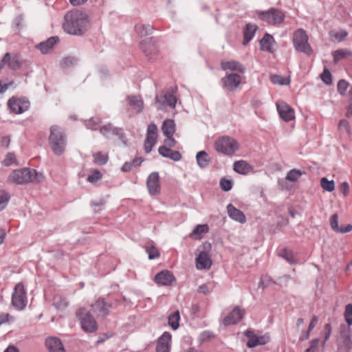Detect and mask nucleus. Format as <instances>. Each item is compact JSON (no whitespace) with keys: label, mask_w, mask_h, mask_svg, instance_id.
Listing matches in <instances>:
<instances>
[{"label":"nucleus","mask_w":352,"mask_h":352,"mask_svg":"<svg viewBox=\"0 0 352 352\" xmlns=\"http://www.w3.org/2000/svg\"><path fill=\"white\" fill-rule=\"evenodd\" d=\"M89 20L85 13L78 10H71L65 15L63 28L72 35H83L88 30Z\"/></svg>","instance_id":"nucleus-1"},{"label":"nucleus","mask_w":352,"mask_h":352,"mask_svg":"<svg viewBox=\"0 0 352 352\" xmlns=\"http://www.w3.org/2000/svg\"><path fill=\"white\" fill-rule=\"evenodd\" d=\"M50 148L56 155H61L66 146V134L57 125L50 127V133L48 138Z\"/></svg>","instance_id":"nucleus-2"},{"label":"nucleus","mask_w":352,"mask_h":352,"mask_svg":"<svg viewBox=\"0 0 352 352\" xmlns=\"http://www.w3.org/2000/svg\"><path fill=\"white\" fill-rule=\"evenodd\" d=\"M82 330L87 333H94L98 329V323L93 315L85 308H80L76 313Z\"/></svg>","instance_id":"nucleus-3"},{"label":"nucleus","mask_w":352,"mask_h":352,"mask_svg":"<svg viewBox=\"0 0 352 352\" xmlns=\"http://www.w3.org/2000/svg\"><path fill=\"white\" fill-rule=\"evenodd\" d=\"M293 44L297 52L310 56L313 54V50L308 43V36L302 29H298L293 35Z\"/></svg>","instance_id":"nucleus-4"},{"label":"nucleus","mask_w":352,"mask_h":352,"mask_svg":"<svg viewBox=\"0 0 352 352\" xmlns=\"http://www.w3.org/2000/svg\"><path fill=\"white\" fill-rule=\"evenodd\" d=\"M214 146L217 152L230 156L233 155L239 148L237 141L228 136L217 139L215 141Z\"/></svg>","instance_id":"nucleus-5"},{"label":"nucleus","mask_w":352,"mask_h":352,"mask_svg":"<svg viewBox=\"0 0 352 352\" xmlns=\"http://www.w3.org/2000/svg\"><path fill=\"white\" fill-rule=\"evenodd\" d=\"M258 17L270 25H276L283 22L285 14L278 9L271 8L267 11L260 12Z\"/></svg>","instance_id":"nucleus-6"},{"label":"nucleus","mask_w":352,"mask_h":352,"mask_svg":"<svg viewBox=\"0 0 352 352\" xmlns=\"http://www.w3.org/2000/svg\"><path fill=\"white\" fill-rule=\"evenodd\" d=\"M33 172L29 168L14 170L8 177V180L17 184H24L33 180Z\"/></svg>","instance_id":"nucleus-7"},{"label":"nucleus","mask_w":352,"mask_h":352,"mask_svg":"<svg viewBox=\"0 0 352 352\" xmlns=\"http://www.w3.org/2000/svg\"><path fill=\"white\" fill-rule=\"evenodd\" d=\"M27 303L26 292L22 283H17L12 295V304L19 310L25 308Z\"/></svg>","instance_id":"nucleus-8"},{"label":"nucleus","mask_w":352,"mask_h":352,"mask_svg":"<svg viewBox=\"0 0 352 352\" xmlns=\"http://www.w3.org/2000/svg\"><path fill=\"white\" fill-rule=\"evenodd\" d=\"M140 48L149 60H153L157 56L158 49L153 37L142 40L140 43Z\"/></svg>","instance_id":"nucleus-9"},{"label":"nucleus","mask_w":352,"mask_h":352,"mask_svg":"<svg viewBox=\"0 0 352 352\" xmlns=\"http://www.w3.org/2000/svg\"><path fill=\"white\" fill-rule=\"evenodd\" d=\"M92 311L97 316L105 318L110 313L112 307L111 303L107 302L104 298H99L94 304L91 305Z\"/></svg>","instance_id":"nucleus-10"},{"label":"nucleus","mask_w":352,"mask_h":352,"mask_svg":"<svg viewBox=\"0 0 352 352\" xmlns=\"http://www.w3.org/2000/svg\"><path fill=\"white\" fill-rule=\"evenodd\" d=\"M155 103L159 109H164L166 105H168L172 109L175 107L177 103V98L173 93L167 91L164 95L155 96Z\"/></svg>","instance_id":"nucleus-11"},{"label":"nucleus","mask_w":352,"mask_h":352,"mask_svg":"<svg viewBox=\"0 0 352 352\" xmlns=\"http://www.w3.org/2000/svg\"><path fill=\"white\" fill-rule=\"evenodd\" d=\"M223 87L229 91H233L241 82V76L236 73H231L221 78Z\"/></svg>","instance_id":"nucleus-12"},{"label":"nucleus","mask_w":352,"mask_h":352,"mask_svg":"<svg viewBox=\"0 0 352 352\" xmlns=\"http://www.w3.org/2000/svg\"><path fill=\"white\" fill-rule=\"evenodd\" d=\"M245 313V311L244 309L241 308L239 306H236L232 311L224 318L223 324L225 326L236 324L243 319Z\"/></svg>","instance_id":"nucleus-13"},{"label":"nucleus","mask_w":352,"mask_h":352,"mask_svg":"<svg viewBox=\"0 0 352 352\" xmlns=\"http://www.w3.org/2000/svg\"><path fill=\"white\" fill-rule=\"evenodd\" d=\"M8 104L10 110L16 114L23 113L30 107L29 101L24 99L16 98L14 97L11 98L8 100Z\"/></svg>","instance_id":"nucleus-14"},{"label":"nucleus","mask_w":352,"mask_h":352,"mask_svg":"<svg viewBox=\"0 0 352 352\" xmlns=\"http://www.w3.org/2000/svg\"><path fill=\"white\" fill-rule=\"evenodd\" d=\"M146 186L148 192L152 195H156L160 192V176L157 172L151 173L146 180Z\"/></svg>","instance_id":"nucleus-15"},{"label":"nucleus","mask_w":352,"mask_h":352,"mask_svg":"<svg viewBox=\"0 0 352 352\" xmlns=\"http://www.w3.org/2000/svg\"><path fill=\"white\" fill-rule=\"evenodd\" d=\"M276 109L280 117L284 121L289 122L295 118L294 109L286 102H277Z\"/></svg>","instance_id":"nucleus-16"},{"label":"nucleus","mask_w":352,"mask_h":352,"mask_svg":"<svg viewBox=\"0 0 352 352\" xmlns=\"http://www.w3.org/2000/svg\"><path fill=\"white\" fill-rule=\"evenodd\" d=\"M155 281L158 285L168 286L175 281V278L171 272L164 270L155 275Z\"/></svg>","instance_id":"nucleus-17"},{"label":"nucleus","mask_w":352,"mask_h":352,"mask_svg":"<svg viewBox=\"0 0 352 352\" xmlns=\"http://www.w3.org/2000/svg\"><path fill=\"white\" fill-rule=\"evenodd\" d=\"M330 226L333 231L339 233H347L352 230V224L338 226V215L333 214L329 219Z\"/></svg>","instance_id":"nucleus-18"},{"label":"nucleus","mask_w":352,"mask_h":352,"mask_svg":"<svg viewBox=\"0 0 352 352\" xmlns=\"http://www.w3.org/2000/svg\"><path fill=\"white\" fill-rule=\"evenodd\" d=\"M350 333V328H346L344 326L340 331V338L339 340V346L343 347L347 351L352 349V340Z\"/></svg>","instance_id":"nucleus-19"},{"label":"nucleus","mask_w":352,"mask_h":352,"mask_svg":"<svg viewBox=\"0 0 352 352\" xmlns=\"http://www.w3.org/2000/svg\"><path fill=\"white\" fill-rule=\"evenodd\" d=\"M45 345L50 352H66L61 340L56 337L46 339Z\"/></svg>","instance_id":"nucleus-20"},{"label":"nucleus","mask_w":352,"mask_h":352,"mask_svg":"<svg viewBox=\"0 0 352 352\" xmlns=\"http://www.w3.org/2000/svg\"><path fill=\"white\" fill-rule=\"evenodd\" d=\"M212 264L210 255L205 252H200L196 258V267L199 270L210 268Z\"/></svg>","instance_id":"nucleus-21"},{"label":"nucleus","mask_w":352,"mask_h":352,"mask_svg":"<svg viewBox=\"0 0 352 352\" xmlns=\"http://www.w3.org/2000/svg\"><path fill=\"white\" fill-rule=\"evenodd\" d=\"M227 210L228 215L231 219L239 221L241 223L245 222L246 218L243 212L236 208L232 204H229L227 206Z\"/></svg>","instance_id":"nucleus-22"},{"label":"nucleus","mask_w":352,"mask_h":352,"mask_svg":"<svg viewBox=\"0 0 352 352\" xmlns=\"http://www.w3.org/2000/svg\"><path fill=\"white\" fill-rule=\"evenodd\" d=\"M59 41L58 36H52L47 40L43 41L36 45V48L38 49L42 54H47L50 50L52 49L54 46Z\"/></svg>","instance_id":"nucleus-23"},{"label":"nucleus","mask_w":352,"mask_h":352,"mask_svg":"<svg viewBox=\"0 0 352 352\" xmlns=\"http://www.w3.org/2000/svg\"><path fill=\"white\" fill-rule=\"evenodd\" d=\"M221 67L223 70L237 71L241 74L245 72V67L236 60L222 61L221 63Z\"/></svg>","instance_id":"nucleus-24"},{"label":"nucleus","mask_w":352,"mask_h":352,"mask_svg":"<svg viewBox=\"0 0 352 352\" xmlns=\"http://www.w3.org/2000/svg\"><path fill=\"white\" fill-rule=\"evenodd\" d=\"M258 29L256 25L248 23L243 29V44L247 45L254 37L256 31Z\"/></svg>","instance_id":"nucleus-25"},{"label":"nucleus","mask_w":352,"mask_h":352,"mask_svg":"<svg viewBox=\"0 0 352 352\" xmlns=\"http://www.w3.org/2000/svg\"><path fill=\"white\" fill-rule=\"evenodd\" d=\"M162 131L166 137L173 136L175 132V124L172 119H166L162 125Z\"/></svg>","instance_id":"nucleus-26"},{"label":"nucleus","mask_w":352,"mask_h":352,"mask_svg":"<svg viewBox=\"0 0 352 352\" xmlns=\"http://www.w3.org/2000/svg\"><path fill=\"white\" fill-rule=\"evenodd\" d=\"M233 169L239 174L245 175L252 170V166L244 160H239L234 163Z\"/></svg>","instance_id":"nucleus-27"},{"label":"nucleus","mask_w":352,"mask_h":352,"mask_svg":"<svg viewBox=\"0 0 352 352\" xmlns=\"http://www.w3.org/2000/svg\"><path fill=\"white\" fill-rule=\"evenodd\" d=\"M196 160L197 164L201 168L208 166L211 162L210 156L204 151H199L197 153Z\"/></svg>","instance_id":"nucleus-28"},{"label":"nucleus","mask_w":352,"mask_h":352,"mask_svg":"<svg viewBox=\"0 0 352 352\" xmlns=\"http://www.w3.org/2000/svg\"><path fill=\"white\" fill-rule=\"evenodd\" d=\"M272 42H274L273 36L268 33H265L263 37L260 40L261 50L263 51L272 52L271 47Z\"/></svg>","instance_id":"nucleus-29"},{"label":"nucleus","mask_w":352,"mask_h":352,"mask_svg":"<svg viewBox=\"0 0 352 352\" xmlns=\"http://www.w3.org/2000/svg\"><path fill=\"white\" fill-rule=\"evenodd\" d=\"M209 228L207 224L197 225L195 227L190 234V237L195 239H201V234L208 232Z\"/></svg>","instance_id":"nucleus-30"},{"label":"nucleus","mask_w":352,"mask_h":352,"mask_svg":"<svg viewBox=\"0 0 352 352\" xmlns=\"http://www.w3.org/2000/svg\"><path fill=\"white\" fill-rule=\"evenodd\" d=\"M332 56L333 57V62L337 63L341 59L346 58L349 56H352V51L346 49H340L334 51L332 53Z\"/></svg>","instance_id":"nucleus-31"},{"label":"nucleus","mask_w":352,"mask_h":352,"mask_svg":"<svg viewBox=\"0 0 352 352\" xmlns=\"http://www.w3.org/2000/svg\"><path fill=\"white\" fill-rule=\"evenodd\" d=\"M245 336L248 338L246 345L248 348H254L258 346V336L251 330L245 331Z\"/></svg>","instance_id":"nucleus-32"},{"label":"nucleus","mask_w":352,"mask_h":352,"mask_svg":"<svg viewBox=\"0 0 352 352\" xmlns=\"http://www.w3.org/2000/svg\"><path fill=\"white\" fill-rule=\"evenodd\" d=\"M135 29L141 36H146L152 34L154 28L149 24H138L135 26Z\"/></svg>","instance_id":"nucleus-33"},{"label":"nucleus","mask_w":352,"mask_h":352,"mask_svg":"<svg viewBox=\"0 0 352 352\" xmlns=\"http://www.w3.org/2000/svg\"><path fill=\"white\" fill-rule=\"evenodd\" d=\"M179 319L180 316L179 311L173 312L168 317V323L173 330H176L178 329L179 326Z\"/></svg>","instance_id":"nucleus-34"},{"label":"nucleus","mask_w":352,"mask_h":352,"mask_svg":"<svg viewBox=\"0 0 352 352\" xmlns=\"http://www.w3.org/2000/svg\"><path fill=\"white\" fill-rule=\"evenodd\" d=\"M130 106L138 109V112L143 109V101L137 96H130L127 98Z\"/></svg>","instance_id":"nucleus-35"},{"label":"nucleus","mask_w":352,"mask_h":352,"mask_svg":"<svg viewBox=\"0 0 352 352\" xmlns=\"http://www.w3.org/2000/svg\"><path fill=\"white\" fill-rule=\"evenodd\" d=\"M278 256L285 259L290 264L296 263L293 252L291 250L283 248L278 253Z\"/></svg>","instance_id":"nucleus-36"},{"label":"nucleus","mask_w":352,"mask_h":352,"mask_svg":"<svg viewBox=\"0 0 352 352\" xmlns=\"http://www.w3.org/2000/svg\"><path fill=\"white\" fill-rule=\"evenodd\" d=\"M94 162L98 165H104L109 160L108 154H102V152H97L93 154Z\"/></svg>","instance_id":"nucleus-37"},{"label":"nucleus","mask_w":352,"mask_h":352,"mask_svg":"<svg viewBox=\"0 0 352 352\" xmlns=\"http://www.w3.org/2000/svg\"><path fill=\"white\" fill-rule=\"evenodd\" d=\"M320 186L324 191H327V192H332L335 189L334 181L329 180L327 177L321 178Z\"/></svg>","instance_id":"nucleus-38"},{"label":"nucleus","mask_w":352,"mask_h":352,"mask_svg":"<svg viewBox=\"0 0 352 352\" xmlns=\"http://www.w3.org/2000/svg\"><path fill=\"white\" fill-rule=\"evenodd\" d=\"M303 173H304L300 170L294 168L287 173L286 179L289 182H295Z\"/></svg>","instance_id":"nucleus-39"},{"label":"nucleus","mask_w":352,"mask_h":352,"mask_svg":"<svg viewBox=\"0 0 352 352\" xmlns=\"http://www.w3.org/2000/svg\"><path fill=\"white\" fill-rule=\"evenodd\" d=\"M157 138L146 135L144 141V150L146 153H149L157 142Z\"/></svg>","instance_id":"nucleus-40"},{"label":"nucleus","mask_w":352,"mask_h":352,"mask_svg":"<svg viewBox=\"0 0 352 352\" xmlns=\"http://www.w3.org/2000/svg\"><path fill=\"white\" fill-rule=\"evenodd\" d=\"M270 80L273 84L280 85H289L290 82L289 78H284L283 76L277 74L270 76Z\"/></svg>","instance_id":"nucleus-41"},{"label":"nucleus","mask_w":352,"mask_h":352,"mask_svg":"<svg viewBox=\"0 0 352 352\" xmlns=\"http://www.w3.org/2000/svg\"><path fill=\"white\" fill-rule=\"evenodd\" d=\"M10 197L5 190H0V211L3 210L7 206Z\"/></svg>","instance_id":"nucleus-42"},{"label":"nucleus","mask_w":352,"mask_h":352,"mask_svg":"<svg viewBox=\"0 0 352 352\" xmlns=\"http://www.w3.org/2000/svg\"><path fill=\"white\" fill-rule=\"evenodd\" d=\"M146 252H147V254L148 255V258L150 260L157 258L160 257V251L153 245L146 247Z\"/></svg>","instance_id":"nucleus-43"},{"label":"nucleus","mask_w":352,"mask_h":352,"mask_svg":"<svg viewBox=\"0 0 352 352\" xmlns=\"http://www.w3.org/2000/svg\"><path fill=\"white\" fill-rule=\"evenodd\" d=\"M349 85V83L346 80L344 79L340 80L337 85L338 92L341 96H344Z\"/></svg>","instance_id":"nucleus-44"},{"label":"nucleus","mask_w":352,"mask_h":352,"mask_svg":"<svg viewBox=\"0 0 352 352\" xmlns=\"http://www.w3.org/2000/svg\"><path fill=\"white\" fill-rule=\"evenodd\" d=\"M54 305L57 309H63L67 307L68 302L65 297L56 296L54 298Z\"/></svg>","instance_id":"nucleus-45"},{"label":"nucleus","mask_w":352,"mask_h":352,"mask_svg":"<svg viewBox=\"0 0 352 352\" xmlns=\"http://www.w3.org/2000/svg\"><path fill=\"white\" fill-rule=\"evenodd\" d=\"M320 78L326 85H329L332 84V76L329 69H324L323 72L320 75Z\"/></svg>","instance_id":"nucleus-46"},{"label":"nucleus","mask_w":352,"mask_h":352,"mask_svg":"<svg viewBox=\"0 0 352 352\" xmlns=\"http://www.w3.org/2000/svg\"><path fill=\"white\" fill-rule=\"evenodd\" d=\"M171 335L169 332L165 331L159 338L157 344L170 345Z\"/></svg>","instance_id":"nucleus-47"},{"label":"nucleus","mask_w":352,"mask_h":352,"mask_svg":"<svg viewBox=\"0 0 352 352\" xmlns=\"http://www.w3.org/2000/svg\"><path fill=\"white\" fill-rule=\"evenodd\" d=\"M111 133L118 137V138L124 144H126V139L123 132L122 129L118 127H112Z\"/></svg>","instance_id":"nucleus-48"},{"label":"nucleus","mask_w":352,"mask_h":352,"mask_svg":"<svg viewBox=\"0 0 352 352\" xmlns=\"http://www.w3.org/2000/svg\"><path fill=\"white\" fill-rule=\"evenodd\" d=\"M102 177V173L98 169H95L91 175H89L87 180L90 183H96Z\"/></svg>","instance_id":"nucleus-49"},{"label":"nucleus","mask_w":352,"mask_h":352,"mask_svg":"<svg viewBox=\"0 0 352 352\" xmlns=\"http://www.w3.org/2000/svg\"><path fill=\"white\" fill-rule=\"evenodd\" d=\"M344 318L349 325H352V304L345 307Z\"/></svg>","instance_id":"nucleus-50"},{"label":"nucleus","mask_w":352,"mask_h":352,"mask_svg":"<svg viewBox=\"0 0 352 352\" xmlns=\"http://www.w3.org/2000/svg\"><path fill=\"white\" fill-rule=\"evenodd\" d=\"M232 181L230 179H227L226 178H222L220 180V187L223 191H229L232 188Z\"/></svg>","instance_id":"nucleus-51"},{"label":"nucleus","mask_w":352,"mask_h":352,"mask_svg":"<svg viewBox=\"0 0 352 352\" xmlns=\"http://www.w3.org/2000/svg\"><path fill=\"white\" fill-rule=\"evenodd\" d=\"M76 60L74 57H65L61 61L60 65L63 68H68L72 66L75 63Z\"/></svg>","instance_id":"nucleus-52"},{"label":"nucleus","mask_w":352,"mask_h":352,"mask_svg":"<svg viewBox=\"0 0 352 352\" xmlns=\"http://www.w3.org/2000/svg\"><path fill=\"white\" fill-rule=\"evenodd\" d=\"M100 123V120L99 119H95L92 118L87 121L86 125L89 129L91 130H97L99 128Z\"/></svg>","instance_id":"nucleus-53"},{"label":"nucleus","mask_w":352,"mask_h":352,"mask_svg":"<svg viewBox=\"0 0 352 352\" xmlns=\"http://www.w3.org/2000/svg\"><path fill=\"white\" fill-rule=\"evenodd\" d=\"M146 135L157 138V127L154 123H150L147 127Z\"/></svg>","instance_id":"nucleus-54"},{"label":"nucleus","mask_w":352,"mask_h":352,"mask_svg":"<svg viewBox=\"0 0 352 352\" xmlns=\"http://www.w3.org/2000/svg\"><path fill=\"white\" fill-rule=\"evenodd\" d=\"M348 103L349 104L346 107V112L345 113V116L347 118H350L352 116V87H351L349 91Z\"/></svg>","instance_id":"nucleus-55"},{"label":"nucleus","mask_w":352,"mask_h":352,"mask_svg":"<svg viewBox=\"0 0 352 352\" xmlns=\"http://www.w3.org/2000/svg\"><path fill=\"white\" fill-rule=\"evenodd\" d=\"M330 35L338 41H342L347 36L348 32L346 30H343L341 32L331 31Z\"/></svg>","instance_id":"nucleus-56"},{"label":"nucleus","mask_w":352,"mask_h":352,"mask_svg":"<svg viewBox=\"0 0 352 352\" xmlns=\"http://www.w3.org/2000/svg\"><path fill=\"white\" fill-rule=\"evenodd\" d=\"M331 331H332V328H331V324H329V323L326 324L324 327V340L322 342V346H324L327 341L329 340V338L331 334Z\"/></svg>","instance_id":"nucleus-57"},{"label":"nucleus","mask_w":352,"mask_h":352,"mask_svg":"<svg viewBox=\"0 0 352 352\" xmlns=\"http://www.w3.org/2000/svg\"><path fill=\"white\" fill-rule=\"evenodd\" d=\"M16 160L15 155L13 153H8L6 155V159L3 161V164L6 166H10Z\"/></svg>","instance_id":"nucleus-58"},{"label":"nucleus","mask_w":352,"mask_h":352,"mask_svg":"<svg viewBox=\"0 0 352 352\" xmlns=\"http://www.w3.org/2000/svg\"><path fill=\"white\" fill-rule=\"evenodd\" d=\"M112 127L111 124H105L100 128V131L103 135L109 138V135L112 132Z\"/></svg>","instance_id":"nucleus-59"},{"label":"nucleus","mask_w":352,"mask_h":352,"mask_svg":"<svg viewBox=\"0 0 352 352\" xmlns=\"http://www.w3.org/2000/svg\"><path fill=\"white\" fill-rule=\"evenodd\" d=\"M167 157L171 159L175 162H178L182 159V154L179 151L171 150Z\"/></svg>","instance_id":"nucleus-60"},{"label":"nucleus","mask_w":352,"mask_h":352,"mask_svg":"<svg viewBox=\"0 0 352 352\" xmlns=\"http://www.w3.org/2000/svg\"><path fill=\"white\" fill-rule=\"evenodd\" d=\"M164 145L166 146L167 148H172L175 147L176 145V140L173 138V136L170 137H166V138L164 141Z\"/></svg>","instance_id":"nucleus-61"},{"label":"nucleus","mask_w":352,"mask_h":352,"mask_svg":"<svg viewBox=\"0 0 352 352\" xmlns=\"http://www.w3.org/2000/svg\"><path fill=\"white\" fill-rule=\"evenodd\" d=\"M338 129L339 130L344 129L346 131L349 132L350 126L349 122L345 119L341 120L338 124Z\"/></svg>","instance_id":"nucleus-62"},{"label":"nucleus","mask_w":352,"mask_h":352,"mask_svg":"<svg viewBox=\"0 0 352 352\" xmlns=\"http://www.w3.org/2000/svg\"><path fill=\"white\" fill-rule=\"evenodd\" d=\"M170 151H171V149L169 148H167L166 146H161L158 148L159 154L164 157H167V156L170 153Z\"/></svg>","instance_id":"nucleus-63"},{"label":"nucleus","mask_w":352,"mask_h":352,"mask_svg":"<svg viewBox=\"0 0 352 352\" xmlns=\"http://www.w3.org/2000/svg\"><path fill=\"white\" fill-rule=\"evenodd\" d=\"M170 345L157 344L156 352H169Z\"/></svg>","instance_id":"nucleus-64"}]
</instances>
